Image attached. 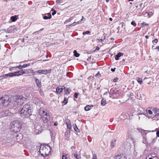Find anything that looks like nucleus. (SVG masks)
I'll use <instances>...</instances> for the list:
<instances>
[{"label": "nucleus", "instance_id": "c9c22d12", "mask_svg": "<svg viewBox=\"0 0 159 159\" xmlns=\"http://www.w3.org/2000/svg\"><path fill=\"white\" fill-rule=\"evenodd\" d=\"M131 24L134 27H135L136 25L135 22L134 21H133L131 22Z\"/></svg>", "mask_w": 159, "mask_h": 159}, {"label": "nucleus", "instance_id": "7c9ffc66", "mask_svg": "<svg viewBox=\"0 0 159 159\" xmlns=\"http://www.w3.org/2000/svg\"><path fill=\"white\" fill-rule=\"evenodd\" d=\"M51 11H52V15L54 16L56 13V12H57L56 11L55 9H53V8H52L51 9Z\"/></svg>", "mask_w": 159, "mask_h": 159}, {"label": "nucleus", "instance_id": "37998d69", "mask_svg": "<svg viewBox=\"0 0 159 159\" xmlns=\"http://www.w3.org/2000/svg\"><path fill=\"white\" fill-rule=\"evenodd\" d=\"M118 80V78H114L113 79V81L114 82H117Z\"/></svg>", "mask_w": 159, "mask_h": 159}, {"label": "nucleus", "instance_id": "4be33fe9", "mask_svg": "<svg viewBox=\"0 0 159 159\" xmlns=\"http://www.w3.org/2000/svg\"><path fill=\"white\" fill-rule=\"evenodd\" d=\"M115 159H126L125 156H122L121 157L120 156H118L116 157Z\"/></svg>", "mask_w": 159, "mask_h": 159}, {"label": "nucleus", "instance_id": "49530a36", "mask_svg": "<svg viewBox=\"0 0 159 159\" xmlns=\"http://www.w3.org/2000/svg\"><path fill=\"white\" fill-rule=\"evenodd\" d=\"M98 41L99 42H101L103 41V39H98Z\"/></svg>", "mask_w": 159, "mask_h": 159}, {"label": "nucleus", "instance_id": "dca6fc26", "mask_svg": "<svg viewBox=\"0 0 159 159\" xmlns=\"http://www.w3.org/2000/svg\"><path fill=\"white\" fill-rule=\"evenodd\" d=\"M139 131L141 132L143 137H146L147 133L145 132V130L142 129H141L139 130Z\"/></svg>", "mask_w": 159, "mask_h": 159}, {"label": "nucleus", "instance_id": "a19ab883", "mask_svg": "<svg viewBox=\"0 0 159 159\" xmlns=\"http://www.w3.org/2000/svg\"><path fill=\"white\" fill-rule=\"evenodd\" d=\"M79 94V93H75L74 94V97L75 98H77L78 97V95Z\"/></svg>", "mask_w": 159, "mask_h": 159}, {"label": "nucleus", "instance_id": "e433bc0d", "mask_svg": "<svg viewBox=\"0 0 159 159\" xmlns=\"http://www.w3.org/2000/svg\"><path fill=\"white\" fill-rule=\"evenodd\" d=\"M62 159H67L66 155L64 154L62 156Z\"/></svg>", "mask_w": 159, "mask_h": 159}, {"label": "nucleus", "instance_id": "6ab92c4d", "mask_svg": "<svg viewBox=\"0 0 159 159\" xmlns=\"http://www.w3.org/2000/svg\"><path fill=\"white\" fill-rule=\"evenodd\" d=\"M106 104V100L102 98L101 102V105L102 106H104Z\"/></svg>", "mask_w": 159, "mask_h": 159}, {"label": "nucleus", "instance_id": "de8ad7c7", "mask_svg": "<svg viewBox=\"0 0 159 159\" xmlns=\"http://www.w3.org/2000/svg\"><path fill=\"white\" fill-rule=\"evenodd\" d=\"M157 136V137H159V131H157L156 132Z\"/></svg>", "mask_w": 159, "mask_h": 159}, {"label": "nucleus", "instance_id": "4468645a", "mask_svg": "<svg viewBox=\"0 0 159 159\" xmlns=\"http://www.w3.org/2000/svg\"><path fill=\"white\" fill-rule=\"evenodd\" d=\"M63 89L59 86L56 89V92L57 93H60L62 91Z\"/></svg>", "mask_w": 159, "mask_h": 159}, {"label": "nucleus", "instance_id": "603ef678", "mask_svg": "<svg viewBox=\"0 0 159 159\" xmlns=\"http://www.w3.org/2000/svg\"><path fill=\"white\" fill-rule=\"evenodd\" d=\"M98 75H100V74L98 72V73H97L95 75V76H96V77H97V76Z\"/></svg>", "mask_w": 159, "mask_h": 159}, {"label": "nucleus", "instance_id": "f8f14e48", "mask_svg": "<svg viewBox=\"0 0 159 159\" xmlns=\"http://www.w3.org/2000/svg\"><path fill=\"white\" fill-rule=\"evenodd\" d=\"M15 136H16V140L17 142H19L22 139V135L20 133L17 134Z\"/></svg>", "mask_w": 159, "mask_h": 159}, {"label": "nucleus", "instance_id": "7ed1b4c3", "mask_svg": "<svg viewBox=\"0 0 159 159\" xmlns=\"http://www.w3.org/2000/svg\"><path fill=\"white\" fill-rule=\"evenodd\" d=\"M146 111L148 117L154 120L159 115V109L158 108H154L152 110H146Z\"/></svg>", "mask_w": 159, "mask_h": 159}, {"label": "nucleus", "instance_id": "680f3d73", "mask_svg": "<svg viewBox=\"0 0 159 159\" xmlns=\"http://www.w3.org/2000/svg\"><path fill=\"white\" fill-rule=\"evenodd\" d=\"M156 48L158 49V50H159V47H157Z\"/></svg>", "mask_w": 159, "mask_h": 159}, {"label": "nucleus", "instance_id": "052dcab7", "mask_svg": "<svg viewBox=\"0 0 159 159\" xmlns=\"http://www.w3.org/2000/svg\"><path fill=\"white\" fill-rule=\"evenodd\" d=\"M32 74L33 75H34L35 74V73L34 72H32Z\"/></svg>", "mask_w": 159, "mask_h": 159}, {"label": "nucleus", "instance_id": "c756f323", "mask_svg": "<svg viewBox=\"0 0 159 159\" xmlns=\"http://www.w3.org/2000/svg\"><path fill=\"white\" fill-rule=\"evenodd\" d=\"M70 89H65V93L66 94H68L70 93Z\"/></svg>", "mask_w": 159, "mask_h": 159}, {"label": "nucleus", "instance_id": "f3484780", "mask_svg": "<svg viewBox=\"0 0 159 159\" xmlns=\"http://www.w3.org/2000/svg\"><path fill=\"white\" fill-rule=\"evenodd\" d=\"M18 16L17 15H15L14 16H12L11 17V20L13 22L15 21L18 19Z\"/></svg>", "mask_w": 159, "mask_h": 159}, {"label": "nucleus", "instance_id": "2eb2a0df", "mask_svg": "<svg viewBox=\"0 0 159 159\" xmlns=\"http://www.w3.org/2000/svg\"><path fill=\"white\" fill-rule=\"evenodd\" d=\"M116 140L115 139H113L112 140L111 143V148H113L116 144Z\"/></svg>", "mask_w": 159, "mask_h": 159}, {"label": "nucleus", "instance_id": "69168bd1", "mask_svg": "<svg viewBox=\"0 0 159 159\" xmlns=\"http://www.w3.org/2000/svg\"><path fill=\"white\" fill-rule=\"evenodd\" d=\"M122 61H125V59H122Z\"/></svg>", "mask_w": 159, "mask_h": 159}, {"label": "nucleus", "instance_id": "39448f33", "mask_svg": "<svg viewBox=\"0 0 159 159\" xmlns=\"http://www.w3.org/2000/svg\"><path fill=\"white\" fill-rule=\"evenodd\" d=\"M11 102L12 101H10V98L8 96L2 97L0 98V103L5 106H8L9 105L11 106Z\"/></svg>", "mask_w": 159, "mask_h": 159}, {"label": "nucleus", "instance_id": "20e7f679", "mask_svg": "<svg viewBox=\"0 0 159 159\" xmlns=\"http://www.w3.org/2000/svg\"><path fill=\"white\" fill-rule=\"evenodd\" d=\"M51 151V148L49 146H47L46 147L42 145L40 146L39 152L42 156H47L48 155Z\"/></svg>", "mask_w": 159, "mask_h": 159}, {"label": "nucleus", "instance_id": "338daca9", "mask_svg": "<svg viewBox=\"0 0 159 159\" xmlns=\"http://www.w3.org/2000/svg\"><path fill=\"white\" fill-rule=\"evenodd\" d=\"M142 3H141L140 4V7H141L142 5Z\"/></svg>", "mask_w": 159, "mask_h": 159}, {"label": "nucleus", "instance_id": "774afa93", "mask_svg": "<svg viewBox=\"0 0 159 159\" xmlns=\"http://www.w3.org/2000/svg\"><path fill=\"white\" fill-rule=\"evenodd\" d=\"M148 159H153L152 157H150Z\"/></svg>", "mask_w": 159, "mask_h": 159}, {"label": "nucleus", "instance_id": "a18cd8bd", "mask_svg": "<svg viewBox=\"0 0 159 159\" xmlns=\"http://www.w3.org/2000/svg\"><path fill=\"white\" fill-rule=\"evenodd\" d=\"M48 16L49 17V18H51L52 17V16L51 14L50 13H48Z\"/></svg>", "mask_w": 159, "mask_h": 159}, {"label": "nucleus", "instance_id": "ea45409f", "mask_svg": "<svg viewBox=\"0 0 159 159\" xmlns=\"http://www.w3.org/2000/svg\"><path fill=\"white\" fill-rule=\"evenodd\" d=\"M43 19H45V20H47V19H50L51 18H49V17L48 16H44L43 17Z\"/></svg>", "mask_w": 159, "mask_h": 159}, {"label": "nucleus", "instance_id": "aec40b11", "mask_svg": "<svg viewBox=\"0 0 159 159\" xmlns=\"http://www.w3.org/2000/svg\"><path fill=\"white\" fill-rule=\"evenodd\" d=\"M12 72L9 73L7 74H6L3 75V76L5 78L6 77H12Z\"/></svg>", "mask_w": 159, "mask_h": 159}, {"label": "nucleus", "instance_id": "13d9d810", "mask_svg": "<svg viewBox=\"0 0 159 159\" xmlns=\"http://www.w3.org/2000/svg\"><path fill=\"white\" fill-rule=\"evenodd\" d=\"M78 23L79 24H80L81 23V21H78Z\"/></svg>", "mask_w": 159, "mask_h": 159}, {"label": "nucleus", "instance_id": "6e6552de", "mask_svg": "<svg viewBox=\"0 0 159 159\" xmlns=\"http://www.w3.org/2000/svg\"><path fill=\"white\" fill-rule=\"evenodd\" d=\"M51 70H37L36 72H37L39 74H43L44 75H46L48 73H50L51 72Z\"/></svg>", "mask_w": 159, "mask_h": 159}, {"label": "nucleus", "instance_id": "58836bf2", "mask_svg": "<svg viewBox=\"0 0 159 159\" xmlns=\"http://www.w3.org/2000/svg\"><path fill=\"white\" fill-rule=\"evenodd\" d=\"M12 77L15 76H17V75L16 74V72H14V73H12Z\"/></svg>", "mask_w": 159, "mask_h": 159}, {"label": "nucleus", "instance_id": "f704fd0d", "mask_svg": "<svg viewBox=\"0 0 159 159\" xmlns=\"http://www.w3.org/2000/svg\"><path fill=\"white\" fill-rule=\"evenodd\" d=\"M147 14L148 16H149V17H150L151 15L153 14V12L152 11H150L148 13L147 12Z\"/></svg>", "mask_w": 159, "mask_h": 159}, {"label": "nucleus", "instance_id": "cd10ccee", "mask_svg": "<svg viewBox=\"0 0 159 159\" xmlns=\"http://www.w3.org/2000/svg\"><path fill=\"white\" fill-rule=\"evenodd\" d=\"M68 102V99L66 98H65L63 101V103H64L63 105H66V104Z\"/></svg>", "mask_w": 159, "mask_h": 159}, {"label": "nucleus", "instance_id": "ddd939ff", "mask_svg": "<svg viewBox=\"0 0 159 159\" xmlns=\"http://www.w3.org/2000/svg\"><path fill=\"white\" fill-rule=\"evenodd\" d=\"M123 53L121 52H119L115 56V59L116 60H119V58L123 55Z\"/></svg>", "mask_w": 159, "mask_h": 159}, {"label": "nucleus", "instance_id": "c03bdc74", "mask_svg": "<svg viewBox=\"0 0 159 159\" xmlns=\"http://www.w3.org/2000/svg\"><path fill=\"white\" fill-rule=\"evenodd\" d=\"M158 42V40L157 39H155L153 40H152V42H155L156 43H157Z\"/></svg>", "mask_w": 159, "mask_h": 159}, {"label": "nucleus", "instance_id": "423d86ee", "mask_svg": "<svg viewBox=\"0 0 159 159\" xmlns=\"http://www.w3.org/2000/svg\"><path fill=\"white\" fill-rule=\"evenodd\" d=\"M21 128L20 124L19 121H15L12 123L11 130L13 132L16 133L20 131Z\"/></svg>", "mask_w": 159, "mask_h": 159}, {"label": "nucleus", "instance_id": "0eeeda50", "mask_svg": "<svg viewBox=\"0 0 159 159\" xmlns=\"http://www.w3.org/2000/svg\"><path fill=\"white\" fill-rule=\"evenodd\" d=\"M43 117H41L42 118L43 121L44 123H47L50 121L51 120V117L50 114L46 112L45 114Z\"/></svg>", "mask_w": 159, "mask_h": 159}, {"label": "nucleus", "instance_id": "b1692460", "mask_svg": "<svg viewBox=\"0 0 159 159\" xmlns=\"http://www.w3.org/2000/svg\"><path fill=\"white\" fill-rule=\"evenodd\" d=\"M74 56L76 57H78L80 56V54L78 53L76 50H74L73 52Z\"/></svg>", "mask_w": 159, "mask_h": 159}, {"label": "nucleus", "instance_id": "1a4fd4ad", "mask_svg": "<svg viewBox=\"0 0 159 159\" xmlns=\"http://www.w3.org/2000/svg\"><path fill=\"white\" fill-rule=\"evenodd\" d=\"M65 121L66 124L67 125V128L69 129H71V125L70 120L69 119H66Z\"/></svg>", "mask_w": 159, "mask_h": 159}, {"label": "nucleus", "instance_id": "8fccbe9b", "mask_svg": "<svg viewBox=\"0 0 159 159\" xmlns=\"http://www.w3.org/2000/svg\"><path fill=\"white\" fill-rule=\"evenodd\" d=\"M14 68L13 67H11V68H9V70H10V71H11L13 70V69H12V68Z\"/></svg>", "mask_w": 159, "mask_h": 159}, {"label": "nucleus", "instance_id": "a211bd4d", "mask_svg": "<svg viewBox=\"0 0 159 159\" xmlns=\"http://www.w3.org/2000/svg\"><path fill=\"white\" fill-rule=\"evenodd\" d=\"M46 112L44 110H40L39 111V114L40 115L41 117H43V116L45 114V113Z\"/></svg>", "mask_w": 159, "mask_h": 159}, {"label": "nucleus", "instance_id": "f03ea898", "mask_svg": "<svg viewBox=\"0 0 159 159\" xmlns=\"http://www.w3.org/2000/svg\"><path fill=\"white\" fill-rule=\"evenodd\" d=\"M20 112L21 116L24 117H29L31 115V109L30 104L27 103L24 105Z\"/></svg>", "mask_w": 159, "mask_h": 159}, {"label": "nucleus", "instance_id": "9b49d317", "mask_svg": "<svg viewBox=\"0 0 159 159\" xmlns=\"http://www.w3.org/2000/svg\"><path fill=\"white\" fill-rule=\"evenodd\" d=\"M16 72L17 75V76L22 75L26 73V72L25 71V70H20L16 71Z\"/></svg>", "mask_w": 159, "mask_h": 159}, {"label": "nucleus", "instance_id": "5fc2aeb1", "mask_svg": "<svg viewBox=\"0 0 159 159\" xmlns=\"http://www.w3.org/2000/svg\"><path fill=\"white\" fill-rule=\"evenodd\" d=\"M99 49V48L98 47H97L96 48V50H98Z\"/></svg>", "mask_w": 159, "mask_h": 159}, {"label": "nucleus", "instance_id": "f257e3e1", "mask_svg": "<svg viewBox=\"0 0 159 159\" xmlns=\"http://www.w3.org/2000/svg\"><path fill=\"white\" fill-rule=\"evenodd\" d=\"M25 98L22 96H13L10 98L11 102L12 107H16L24 103Z\"/></svg>", "mask_w": 159, "mask_h": 159}, {"label": "nucleus", "instance_id": "c85d7f7f", "mask_svg": "<svg viewBox=\"0 0 159 159\" xmlns=\"http://www.w3.org/2000/svg\"><path fill=\"white\" fill-rule=\"evenodd\" d=\"M41 133V132L38 129H36L34 131V134H37Z\"/></svg>", "mask_w": 159, "mask_h": 159}, {"label": "nucleus", "instance_id": "5701e85b", "mask_svg": "<svg viewBox=\"0 0 159 159\" xmlns=\"http://www.w3.org/2000/svg\"><path fill=\"white\" fill-rule=\"evenodd\" d=\"M142 142L144 144H148V143L147 141V139L146 138V137H143Z\"/></svg>", "mask_w": 159, "mask_h": 159}, {"label": "nucleus", "instance_id": "412c9836", "mask_svg": "<svg viewBox=\"0 0 159 159\" xmlns=\"http://www.w3.org/2000/svg\"><path fill=\"white\" fill-rule=\"evenodd\" d=\"M92 107H93V106L89 105L85 107L84 109L86 111H88L91 109Z\"/></svg>", "mask_w": 159, "mask_h": 159}, {"label": "nucleus", "instance_id": "2f4dec72", "mask_svg": "<svg viewBox=\"0 0 159 159\" xmlns=\"http://www.w3.org/2000/svg\"><path fill=\"white\" fill-rule=\"evenodd\" d=\"M13 67L15 68H18L19 69H21L22 68H23V67H22V66H21V65L17 66H14V67Z\"/></svg>", "mask_w": 159, "mask_h": 159}, {"label": "nucleus", "instance_id": "e2e57ef3", "mask_svg": "<svg viewBox=\"0 0 159 159\" xmlns=\"http://www.w3.org/2000/svg\"><path fill=\"white\" fill-rule=\"evenodd\" d=\"M24 39H23L22 41V42H24Z\"/></svg>", "mask_w": 159, "mask_h": 159}, {"label": "nucleus", "instance_id": "bf43d9fd", "mask_svg": "<svg viewBox=\"0 0 159 159\" xmlns=\"http://www.w3.org/2000/svg\"><path fill=\"white\" fill-rule=\"evenodd\" d=\"M107 92H105V93H104V95H106V94H107Z\"/></svg>", "mask_w": 159, "mask_h": 159}, {"label": "nucleus", "instance_id": "0e129e2a", "mask_svg": "<svg viewBox=\"0 0 159 159\" xmlns=\"http://www.w3.org/2000/svg\"><path fill=\"white\" fill-rule=\"evenodd\" d=\"M43 30V28H42V29H41L40 30V31H42V30Z\"/></svg>", "mask_w": 159, "mask_h": 159}, {"label": "nucleus", "instance_id": "6e6d98bb", "mask_svg": "<svg viewBox=\"0 0 159 159\" xmlns=\"http://www.w3.org/2000/svg\"><path fill=\"white\" fill-rule=\"evenodd\" d=\"M145 37L146 39H148L149 38V37L148 36L146 35L145 36Z\"/></svg>", "mask_w": 159, "mask_h": 159}, {"label": "nucleus", "instance_id": "3c124183", "mask_svg": "<svg viewBox=\"0 0 159 159\" xmlns=\"http://www.w3.org/2000/svg\"><path fill=\"white\" fill-rule=\"evenodd\" d=\"M54 125L55 126H56L57 125V122H56L54 123Z\"/></svg>", "mask_w": 159, "mask_h": 159}, {"label": "nucleus", "instance_id": "4c0bfd02", "mask_svg": "<svg viewBox=\"0 0 159 159\" xmlns=\"http://www.w3.org/2000/svg\"><path fill=\"white\" fill-rule=\"evenodd\" d=\"M92 159H97V156L96 154H93V155Z\"/></svg>", "mask_w": 159, "mask_h": 159}, {"label": "nucleus", "instance_id": "72a5a7b5", "mask_svg": "<svg viewBox=\"0 0 159 159\" xmlns=\"http://www.w3.org/2000/svg\"><path fill=\"white\" fill-rule=\"evenodd\" d=\"M30 64L29 63L24 64L23 65H22V67H23V68H24L30 66Z\"/></svg>", "mask_w": 159, "mask_h": 159}, {"label": "nucleus", "instance_id": "393cba45", "mask_svg": "<svg viewBox=\"0 0 159 159\" xmlns=\"http://www.w3.org/2000/svg\"><path fill=\"white\" fill-rule=\"evenodd\" d=\"M128 137L129 138L131 139L132 140L134 139L133 136L132 134L128 133Z\"/></svg>", "mask_w": 159, "mask_h": 159}, {"label": "nucleus", "instance_id": "473e14b6", "mask_svg": "<svg viewBox=\"0 0 159 159\" xmlns=\"http://www.w3.org/2000/svg\"><path fill=\"white\" fill-rule=\"evenodd\" d=\"M138 82L140 83V84H141L142 82V79L141 78H139L137 80Z\"/></svg>", "mask_w": 159, "mask_h": 159}, {"label": "nucleus", "instance_id": "4d7b16f0", "mask_svg": "<svg viewBox=\"0 0 159 159\" xmlns=\"http://www.w3.org/2000/svg\"><path fill=\"white\" fill-rule=\"evenodd\" d=\"M109 20H110L111 21L112 20V19L111 18H110Z\"/></svg>", "mask_w": 159, "mask_h": 159}, {"label": "nucleus", "instance_id": "09e8293b", "mask_svg": "<svg viewBox=\"0 0 159 159\" xmlns=\"http://www.w3.org/2000/svg\"><path fill=\"white\" fill-rule=\"evenodd\" d=\"M115 69H116L115 68H111V70L112 72H114L115 71Z\"/></svg>", "mask_w": 159, "mask_h": 159}, {"label": "nucleus", "instance_id": "864d4df0", "mask_svg": "<svg viewBox=\"0 0 159 159\" xmlns=\"http://www.w3.org/2000/svg\"><path fill=\"white\" fill-rule=\"evenodd\" d=\"M73 17H71L69 19V20L70 21L71 20L73 19Z\"/></svg>", "mask_w": 159, "mask_h": 159}, {"label": "nucleus", "instance_id": "a878e982", "mask_svg": "<svg viewBox=\"0 0 159 159\" xmlns=\"http://www.w3.org/2000/svg\"><path fill=\"white\" fill-rule=\"evenodd\" d=\"M74 129L75 131L78 132L79 131V129L76 124H75V125L74 126Z\"/></svg>", "mask_w": 159, "mask_h": 159}, {"label": "nucleus", "instance_id": "bb28decb", "mask_svg": "<svg viewBox=\"0 0 159 159\" xmlns=\"http://www.w3.org/2000/svg\"><path fill=\"white\" fill-rule=\"evenodd\" d=\"M74 156L77 159H81L80 156L79 155L74 154Z\"/></svg>", "mask_w": 159, "mask_h": 159}, {"label": "nucleus", "instance_id": "79ce46f5", "mask_svg": "<svg viewBox=\"0 0 159 159\" xmlns=\"http://www.w3.org/2000/svg\"><path fill=\"white\" fill-rule=\"evenodd\" d=\"M90 33V31H87L85 32H84L83 33V34H88Z\"/></svg>", "mask_w": 159, "mask_h": 159}, {"label": "nucleus", "instance_id": "9d476101", "mask_svg": "<svg viewBox=\"0 0 159 159\" xmlns=\"http://www.w3.org/2000/svg\"><path fill=\"white\" fill-rule=\"evenodd\" d=\"M34 79L35 80V81L37 85L39 87H40L41 86V81L38 78L34 77Z\"/></svg>", "mask_w": 159, "mask_h": 159}]
</instances>
